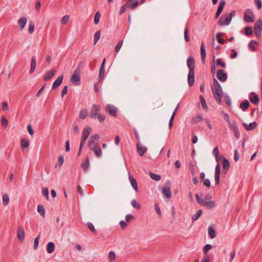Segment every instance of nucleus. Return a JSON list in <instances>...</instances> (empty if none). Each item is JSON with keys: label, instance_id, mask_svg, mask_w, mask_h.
I'll list each match as a JSON object with an SVG mask.
<instances>
[{"label": "nucleus", "instance_id": "obj_1", "mask_svg": "<svg viewBox=\"0 0 262 262\" xmlns=\"http://www.w3.org/2000/svg\"><path fill=\"white\" fill-rule=\"evenodd\" d=\"M99 140V136L98 134H95L91 135L88 143V146L90 148L93 147L94 146H98V141Z\"/></svg>", "mask_w": 262, "mask_h": 262}, {"label": "nucleus", "instance_id": "obj_2", "mask_svg": "<svg viewBox=\"0 0 262 262\" xmlns=\"http://www.w3.org/2000/svg\"><path fill=\"white\" fill-rule=\"evenodd\" d=\"M244 20L246 23H253L254 21L253 13L251 9H248L245 11Z\"/></svg>", "mask_w": 262, "mask_h": 262}, {"label": "nucleus", "instance_id": "obj_3", "mask_svg": "<svg viewBox=\"0 0 262 262\" xmlns=\"http://www.w3.org/2000/svg\"><path fill=\"white\" fill-rule=\"evenodd\" d=\"M228 125L230 130L233 133L236 139H238L240 138V132L236 123L234 121L232 123H230Z\"/></svg>", "mask_w": 262, "mask_h": 262}, {"label": "nucleus", "instance_id": "obj_4", "mask_svg": "<svg viewBox=\"0 0 262 262\" xmlns=\"http://www.w3.org/2000/svg\"><path fill=\"white\" fill-rule=\"evenodd\" d=\"M254 33L257 38H260L261 36V32L262 30V21L258 19L254 24Z\"/></svg>", "mask_w": 262, "mask_h": 262}, {"label": "nucleus", "instance_id": "obj_5", "mask_svg": "<svg viewBox=\"0 0 262 262\" xmlns=\"http://www.w3.org/2000/svg\"><path fill=\"white\" fill-rule=\"evenodd\" d=\"M105 111L111 116L115 117L117 116L118 109L114 105L108 104L105 106Z\"/></svg>", "mask_w": 262, "mask_h": 262}, {"label": "nucleus", "instance_id": "obj_6", "mask_svg": "<svg viewBox=\"0 0 262 262\" xmlns=\"http://www.w3.org/2000/svg\"><path fill=\"white\" fill-rule=\"evenodd\" d=\"M236 15V11L235 10H233L230 14L227 16L228 17L226 18V21L225 23H222V19L221 20H219L217 24L220 26H226L230 24L232 18L233 16H234Z\"/></svg>", "mask_w": 262, "mask_h": 262}, {"label": "nucleus", "instance_id": "obj_7", "mask_svg": "<svg viewBox=\"0 0 262 262\" xmlns=\"http://www.w3.org/2000/svg\"><path fill=\"white\" fill-rule=\"evenodd\" d=\"M100 107L98 105L93 104L90 113V117L92 119H96L100 111Z\"/></svg>", "mask_w": 262, "mask_h": 262}, {"label": "nucleus", "instance_id": "obj_8", "mask_svg": "<svg viewBox=\"0 0 262 262\" xmlns=\"http://www.w3.org/2000/svg\"><path fill=\"white\" fill-rule=\"evenodd\" d=\"M71 80L73 82H79L80 80V68H76L74 71L71 77Z\"/></svg>", "mask_w": 262, "mask_h": 262}, {"label": "nucleus", "instance_id": "obj_9", "mask_svg": "<svg viewBox=\"0 0 262 262\" xmlns=\"http://www.w3.org/2000/svg\"><path fill=\"white\" fill-rule=\"evenodd\" d=\"M125 4L126 5L127 8L134 10L136 9L139 5V3L137 0H134V1H125Z\"/></svg>", "mask_w": 262, "mask_h": 262}, {"label": "nucleus", "instance_id": "obj_10", "mask_svg": "<svg viewBox=\"0 0 262 262\" xmlns=\"http://www.w3.org/2000/svg\"><path fill=\"white\" fill-rule=\"evenodd\" d=\"M217 78L221 82H225L227 79V75L223 70H219L217 72Z\"/></svg>", "mask_w": 262, "mask_h": 262}, {"label": "nucleus", "instance_id": "obj_11", "mask_svg": "<svg viewBox=\"0 0 262 262\" xmlns=\"http://www.w3.org/2000/svg\"><path fill=\"white\" fill-rule=\"evenodd\" d=\"M137 149L138 153L140 156H143L147 151V148L141 145L140 141L137 142Z\"/></svg>", "mask_w": 262, "mask_h": 262}, {"label": "nucleus", "instance_id": "obj_12", "mask_svg": "<svg viewBox=\"0 0 262 262\" xmlns=\"http://www.w3.org/2000/svg\"><path fill=\"white\" fill-rule=\"evenodd\" d=\"M187 66L189 71H194L195 67V61L192 56H189L187 58Z\"/></svg>", "mask_w": 262, "mask_h": 262}, {"label": "nucleus", "instance_id": "obj_13", "mask_svg": "<svg viewBox=\"0 0 262 262\" xmlns=\"http://www.w3.org/2000/svg\"><path fill=\"white\" fill-rule=\"evenodd\" d=\"M249 100L250 102L254 105H257L259 102V97L258 95L254 92L251 93Z\"/></svg>", "mask_w": 262, "mask_h": 262}, {"label": "nucleus", "instance_id": "obj_14", "mask_svg": "<svg viewBox=\"0 0 262 262\" xmlns=\"http://www.w3.org/2000/svg\"><path fill=\"white\" fill-rule=\"evenodd\" d=\"M194 83V72L189 71L188 74V83L189 86H192Z\"/></svg>", "mask_w": 262, "mask_h": 262}, {"label": "nucleus", "instance_id": "obj_15", "mask_svg": "<svg viewBox=\"0 0 262 262\" xmlns=\"http://www.w3.org/2000/svg\"><path fill=\"white\" fill-rule=\"evenodd\" d=\"M105 59L104 58L103 60V61L101 63L99 69V80H102L104 77L105 74Z\"/></svg>", "mask_w": 262, "mask_h": 262}, {"label": "nucleus", "instance_id": "obj_16", "mask_svg": "<svg viewBox=\"0 0 262 262\" xmlns=\"http://www.w3.org/2000/svg\"><path fill=\"white\" fill-rule=\"evenodd\" d=\"M223 172L226 173L230 167L229 161L225 158L223 156Z\"/></svg>", "mask_w": 262, "mask_h": 262}, {"label": "nucleus", "instance_id": "obj_17", "mask_svg": "<svg viewBox=\"0 0 262 262\" xmlns=\"http://www.w3.org/2000/svg\"><path fill=\"white\" fill-rule=\"evenodd\" d=\"M63 78V76L62 75H61L60 76H59L55 80V81L53 82V83L52 84V89L53 90H55V89H57L58 87L61 84V83L62 82Z\"/></svg>", "mask_w": 262, "mask_h": 262}, {"label": "nucleus", "instance_id": "obj_18", "mask_svg": "<svg viewBox=\"0 0 262 262\" xmlns=\"http://www.w3.org/2000/svg\"><path fill=\"white\" fill-rule=\"evenodd\" d=\"M17 236L20 242H23L25 237V231L23 227H18L17 231Z\"/></svg>", "mask_w": 262, "mask_h": 262}, {"label": "nucleus", "instance_id": "obj_19", "mask_svg": "<svg viewBox=\"0 0 262 262\" xmlns=\"http://www.w3.org/2000/svg\"><path fill=\"white\" fill-rule=\"evenodd\" d=\"M201 59L204 63L205 61L206 57V52L205 50V46L204 42H202L201 45Z\"/></svg>", "mask_w": 262, "mask_h": 262}, {"label": "nucleus", "instance_id": "obj_20", "mask_svg": "<svg viewBox=\"0 0 262 262\" xmlns=\"http://www.w3.org/2000/svg\"><path fill=\"white\" fill-rule=\"evenodd\" d=\"M55 72L56 71L54 69L47 72L43 77V80L47 81L51 79L54 76Z\"/></svg>", "mask_w": 262, "mask_h": 262}, {"label": "nucleus", "instance_id": "obj_21", "mask_svg": "<svg viewBox=\"0 0 262 262\" xmlns=\"http://www.w3.org/2000/svg\"><path fill=\"white\" fill-rule=\"evenodd\" d=\"M257 123L255 121H254L252 123H250L249 124H247L246 123H244L243 124V126L247 130H252L254 129L257 126Z\"/></svg>", "mask_w": 262, "mask_h": 262}, {"label": "nucleus", "instance_id": "obj_22", "mask_svg": "<svg viewBox=\"0 0 262 262\" xmlns=\"http://www.w3.org/2000/svg\"><path fill=\"white\" fill-rule=\"evenodd\" d=\"M128 178L134 189L137 192L139 190L136 179L130 174H129Z\"/></svg>", "mask_w": 262, "mask_h": 262}, {"label": "nucleus", "instance_id": "obj_23", "mask_svg": "<svg viewBox=\"0 0 262 262\" xmlns=\"http://www.w3.org/2000/svg\"><path fill=\"white\" fill-rule=\"evenodd\" d=\"M91 130L92 128L90 126L85 127L82 131L81 138L87 139Z\"/></svg>", "mask_w": 262, "mask_h": 262}, {"label": "nucleus", "instance_id": "obj_24", "mask_svg": "<svg viewBox=\"0 0 262 262\" xmlns=\"http://www.w3.org/2000/svg\"><path fill=\"white\" fill-rule=\"evenodd\" d=\"M162 192L163 193V195H164L165 196L167 199L170 198L172 196V193L169 187L162 188Z\"/></svg>", "mask_w": 262, "mask_h": 262}, {"label": "nucleus", "instance_id": "obj_25", "mask_svg": "<svg viewBox=\"0 0 262 262\" xmlns=\"http://www.w3.org/2000/svg\"><path fill=\"white\" fill-rule=\"evenodd\" d=\"M90 149L94 152L95 156L99 158L101 156L102 151L99 145L97 146H94L93 147Z\"/></svg>", "mask_w": 262, "mask_h": 262}, {"label": "nucleus", "instance_id": "obj_26", "mask_svg": "<svg viewBox=\"0 0 262 262\" xmlns=\"http://www.w3.org/2000/svg\"><path fill=\"white\" fill-rule=\"evenodd\" d=\"M27 19L25 17H20L18 20V24L19 26L20 29H23L25 27V25L27 23Z\"/></svg>", "mask_w": 262, "mask_h": 262}, {"label": "nucleus", "instance_id": "obj_27", "mask_svg": "<svg viewBox=\"0 0 262 262\" xmlns=\"http://www.w3.org/2000/svg\"><path fill=\"white\" fill-rule=\"evenodd\" d=\"M202 206H204L209 209H212L215 206V202L214 201H206L203 202V203L201 204Z\"/></svg>", "mask_w": 262, "mask_h": 262}, {"label": "nucleus", "instance_id": "obj_28", "mask_svg": "<svg viewBox=\"0 0 262 262\" xmlns=\"http://www.w3.org/2000/svg\"><path fill=\"white\" fill-rule=\"evenodd\" d=\"M36 63L35 57L33 56L31 58V66H30V73H31V74L33 73L34 72V71H35V68H36Z\"/></svg>", "mask_w": 262, "mask_h": 262}, {"label": "nucleus", "instance_id": "obj_29", "mask_svg": "<svg viewBox=\"0 0 262 262\" xmlns=\"http://www.w3.org/2000/svg\"><path fill=\"white\" fill-rule=\"evenodd\" d=\"M55 250V245L53 242H49L47 246V251L49 254L52 253Z\"/></svg>", "mask_w": 262, "mask_h": 262}, {"label": "nucleus", "instance_id": "obj_30", "mask_svg": "<svg viewBox=\"0 0 262 262\" xmlns=\"http://www.w3.org/2000/svg\"><path fill=\"white\" fill-rule=\"evenodd\" d=\"M249 102L247 100H245L241 103L239 107L243 111H246L249 106Z\"/></svg>", "mask_w": 262, "mask_h": 262}, {"label": "nucleus", "instance_id": "obj_31", "mask_svg": "<svg viewBox=\"0 0 262 262\" xmlns=\"http://www.w3.org/2000/svg\"><path fill=\"white\" fill-rule=\"evenodd\" d=\"M89 157H87L85 158V161L83 162L81 164V167L85 172L87 171V169L89 166Z\"/></svg>", "mask_w": 262, "mask_h": 262}, {"label": "nucleus", "instance_id": "obj_32", "mask_svg": "<svg viewBox=\"0 0 262 262\" xmlns=\"http://www.w3.org/2000/svg\"><path fill=\"white\" fill-rule=\"evenodd\" d=\"M224 33H221V32L218 33L216 34L217 40L219 42V43H220L222 45L224 44L226 42L224 39H223V38H221L224 35Z\"/></svg>", "mask_w": 262, "mask_h": 262}, {"label": "nucleus", "instance_id": "obj_33", "mask_svg": "<svg viewBox=\"0 0 262 262\" xmlns=\"http://www.w3.org/2000/svg\"><path fill=\"white\" fill-rule=\"evenodd\" d=\"M213 86L211 89L212 91L217 90V89L221 90L222 89L221 85H220V84L219 83V82L215 78L213 79Z\"/></svg>", "mask_w": 262, "mask_h": 262}, {"label": "nucleus", "instance_id": "obj_34", "mask_svg": "<svg viewBox=\"0 0 262 262\" xmlns=\"http://www.w3.org/2000/svg\"><path fill=\"white\" fill-rule=\"evenodd\" d=\"M37 211L43 217L45 215V209L42 205L39 204L37 206Z\"/></svg>", "mask_w": 262, "mask_h": 262}, {"label": "nucleus", "instance_id": "obj_35", "mask_svg": "<svg viewBox=\"0 0 262 262\" xmlns=\"http://www.w3.org/2000/svg\"><path fill=\"white\" fill-rule=\"evenodd\" d=\"M200 99L203 109L207 111L208 110V106L204 97L202 95H200Z\"/></svg>", "mask_w": 262, "mask_h": 262}, {"label": "nucleus", "instance_id": "obj_36", "mask_svg": "<svg viewBox=\"0 0 262 262\" xmlns=\"http://www.w3.org/2000/svg\"><path fill=\"white\" fill-rule=\"evenodd\" d=\"M208 234L211 239L215 238L216 236V233L215 230L211 227H209L208 229Z\"/></svg>", "mask_w": 262, "mask_h": 262}, {"label": "nucleus", "instance_id": "obj_37", "mask_svg": "<svg viewBox=\"0 0 262 262\" xmlns=\"http://www.w3.org/2000/svg\"><path fill=\"white\" fill-rule=\"evenodd\" d=\"M253 43H254L255 45H258V41H256L255 40H252L249 43L248 46H249V47L251 49V50L252 51L255 52L256 51V48L254 46V45H253Z\"/></svg>", "mask_w": 262, "mask_h": 262}, {"label": "nucleus", "instance_id": "obj_38", "mask_svg": "<svg viewBox=\"0 0 262 262\" xmlns=\"http://www.w3.org/2000/svg\"><path fill=\"white\" fill-rule=\"evenodd\" d=\"M150 178L156 181H159L161 179V177L159 174L154 173L152 172H149Z\"/></svg>", "mask_w": 262, "mask_h": 262}, {"label": "nucleus", "instance_id": "obj_39", "mask_svg": "<svg viewBox=\"0 0 262 262\" xmlns=\"http://www.w3.org/2000/svg\"><path fill=\"white\" fill-rule=\"evenodd\" d=\"M202 213V210L201 209L198 210L195 215H193L191 217V219L193 221L198 220L201 216Z\"/></svg>", "mask_w": 262, "mask_h": 262}, {"label": "nucleus", "instance_id": "obj_40", "mask_svg": "<svg viewBox=\"0 0 262 262\" xmlns=\"http://www.w3.org/2000/svg\"><path fill=\"white\" fill-rule=\"evenodd\" d=\"M253 30L251 27L247 26L245 28V33L246 35L249 36L253 34Z\"/></svg>", "mask_w": 262, "mask_h": 262}, {"label": "nucleus", "instance_id": "obj_41", "mask_svg": "<svg viewBox=\"0 0 262 262\" xmlns=\"http://www.w3.org/2000/svg\"><path fill=\"white\" fill-rule=\"evenodd\" d=\"M88 116V111L85 109L82 110L79 114V118L82 119H84Z\"/></svg>", "mask_w": 262, "mask_h": 262}, {"label": "nucleus", "instance_id": "obj_42", "mask_svg": "<svg viewBox=\"0 0 262 262\" xmlns=\"http://www.w3.org/2000/svg\"><path fill=\"white\" fill-rule=\"evenodd\" d=\"M9 198L7 194L5 193L3 195V203L4 206H6L9 204Z\"/></svg>", "mask_w": 262, "mask_h": 262}, {"label": "nucleus", "instance_id": "obj_43", "mask_svg": "<svg viewBox=\"0 0 262 262\" xmlns=\"http://www.w3.org/2000/svg\"><path fill=\"white\" fill-rule=\"evenodd\" d=\"M29 141L26 139H23L21 141V146L23 148H26L29 146Z\"/></svg>", "mask_w": 262, "mask_h": 262}, {"label": "nucleus", "instance_id": "obj_44", "mask_svg": "<svg viewBox=\"0 0 262 262\" xmlns=\"http://www.w3.org/2000/svg\"><path fill=\"white\" fill-rule=\"evenodd\" d=\"M216 66L223 68H225L226 67V63L222 61L221 58H217L216 59Z\"/></svg>", "mask_w": 262, "mask_h": 262}, {"label": "nucleus", "instance_id": "obj_45", "mask_svg": "<svg viewBox=\"0 0 262 262\" xmlns=\"http://www.w3.org/2000/svg\"><path fill=\"white\" fill-rule=\"evenodd\" d=\"M203 120V117L201 115H197L196 117L192 118V121L194 123H196L202 121Z\"/></svg>", "mask_w": 262, "mask_h": 262}, {"label": "nucleus", "instance_id": "obj_46", "mask_svg": "<svg viewBox=\"0 0 262 262\" xmlns=\"http://www.w3.org/2000/svg\"><path fill=\"white\" fill-rule=\"evenodd\" d=\"M101 36V31H98L94 34V43L95 44L100 39Z\"/></svg>", "mask_w": 262, "mask_h": 262}, {"label": "nucleus", "instance_id": "obj_47", "mask_svg": "<svg viewBox=\"0 0 262 262\" xmlns=\"http://www.w3.org/2000/svg\"><path fill=\"white\" fill-rule=\"evenodd\" d=\"M184 34L185 40L186 42H188L190 40V38H189V35H188V28L187 27H186L185 28Z\"/></svg>", "mask_w": 262, "mask_h": 262}, {"label": "nucleus", "instance_id": "obj_48", "mask_svg": "<svg viewBox=\"0 0 262 262\" xmlns=\"http://www.w3.org/2000/svg\"><path fill=\"white\" fill-rule=\"evenodd\" d=\"M212 92L213 96H220V95L223 96L222 89H221V90L217 89V90H213V91H212Z\"/></svg>", "mask_w": 262, "mask_h": 262}, {"label": "nucleus", "instance_id": "obj_49", "mask_svg": "<svg viewBox=\"0 0 262 262\" xmlns=\"http://www.w3.org/2000/svg\"><path fill=\"white\" fill-rule=\"evenodd\" d=\"M100 13L99 11L97 12L94 16V23L95 24H98L99 22L100 18Z\"/></svg>", "mask_w": 262, "mask_h": 262}, {"label": "nucleus", "instance_id": "obj_50", "mask_svg": "<svg viewBox=\"0 0 262 262\" xmlns=\"http://www.w3.org/2000/svg\"><path fill=\"white\" fill-rule=\"evenodd\" d=\"M70 16L68 15H66L61 18L60 22L62 25H66L69 20Z\"/></svg>", "mask_w": 262, "mask_h": 262}, {"label": "nucleus", "instance_id": "obj_51", "mask_svg": "<svg viewBox=\"0 0 262 262\" xmlns=\"http://www.w3.org/2000/svg\"><path fill=\"white\" fill-rule=\"evenodd\" d=\"M34 29V25L32 21H29L28 32L29 33L32 34Z\"/></svg>", "mask_w": 262, "mask_h": 262}, {"label": "nucleus", "instance_id": "obj_52", "mask_svg": "<svg viewBox=\"0 0 262 262\" xmlns=\"http://www.w3.org/2000/svg\"><path fill=\"white\" fill-rule=\"evenodd\" d=\"M212 248V246L210 244H207L203 248V252L205 255L208 254V252Z\"/></svg>", "mask_w": 262, "mask_h": 262}, {"label": "nucleus", "instance_id": "obj_53", "mask_svg": "<svg viewBox=\"0 0 262 262\" xmlns=\"http://www.w3.org/2000/svg\"><path fill=\"white\" fill-rule=\"evenodd\" d=\"M132 206L137 209H139L141 207L139 203L137 202L135 200H133L131 202Z\"/></svg>", "mask_w": 262, "mask_h": 262}, {"label": "nucleus", "instance_id": "obj_54", "mask_svg": "<svg viewBox=\"0 0 262 262\" xmlns=\"http://www.w3.org/2000/svg\"><path fill=\"white\" fill-rule=\"evenodd\" d=\"M226 4V2L225 0H221L219 3V5L218 6L217 9L223 11V9Z\"/></svg>", "mask_w": 262, "mask_h": 262}, {"label": "nucleus", "instance_id": "obj_55", "mask_svg": "<svg viewBox=\"0 0 262 262\" xmlns=\"http://www.w3.org/2000/svg\"><path fill=\"white\" fill-rule=\"evenodd\" d=\"M1 123L3 127L6 128L8 125V120L5 116H2L1 118Z\"/></svg>", "mask_w": 262, "mask_h": 262}, {"label": "nucleus", "instance_id": "obj_56", "mask_svg": "<svg viewBox=\"0 0 262 262\" xmlns=\"http://www.w3.org/2000/svg\"><path fill=\"white\" fill-rule=\"evenodd\" d=\"M123 40H120L115 47V51L118 52L123 44Z\"/></svg>", "mask_w": 262, "mask_h": 262}, {"label": "nucleus", "instance_id": "obj_57", "mask_svg": "<svg viewBox=\"0 0 262 262\" xmlns=\"http://www.w3.org/2000/svg\"><path fill=\"white\" fill-rule=\"evenodd\" d=\"M215 56L213 57V60L211 63V73L214 75L216 71V67H215V61H214Z\"/></svg>", "mask_w": 262, "mask_h": 262}, {"label": "nucleus", "instance_id": "obj_58", "mask_svg": "<svg viewBox=\"0 0 262 262\" xmlns=\"http://www.w3.org/2000/svg\"><path fill=\"white\" fill-rule=\"evenodd\" d=\"M87 225H88V227L89 228V229L93 233H96V230L94 227V226L93 225V224L91 223H88L87 224Z\"/></svg>", "mask_w": 262, "mask_h": 262}, {"label": "nucleus", "instance_id": "obj_59", "mask_svg": "<svg viewBox=\"0 0 262 262\" xmlns=\"http://www.w3.org/2000/svg\"><path fill=\"white\" fill-rule=\"evenodd\" d=\"M39 236H40V234L35 238L34 242V245H33V248L35 250L37 249V248L38 247V245L39 244Z\"/></svg>", "mask_w": 262, "mask_h": 262}, {"label": "nucleus", "instance_id": "obj_60", "mask_svg": "<svg viewBox=\"0 0 262 262\" xmlns=\"http://www.w3.org/2000/svg\"><path fill=\"white\" fill-rule=\"evenodd\" d=\"M97 117L98 118L99 122L100 123L103 122L105 119V116L104 114H98Z\"/></svg>", "mask_w": 262, "mask_h": 262}, {"label": "nucleus", "instance_id": "obj_61", "mask_svg": "<svg viewBox=\"0 0 262 262\" xmlns=\"http://www.w3.org/2000/svg\"><path fill=\"white\" fill-rule=\"evenodd\" d=\"M42 194L46 197L47 200L49 199V190L47 188H43Z\"/></svg>", "mask_w": 262, "mask_h": 262}, {"label": "nucleus", "instance_id": "obj_62", "mask_svg": "<svg viewBox=\"0 0 262 262\" xmlns=\"http://www.w3.org/2000/svg\"><path fill=\"white\" fill-rule=\"evenodd\" d=\"M116 258V254L113 251H110L109 252V259L110 260H114Z\"/></svg>", "mask_w": 262, "mask_h": 262}, {"label": "nucleus", "instance_id": "obj_63", "mask_svg": "<svg viewBox=\"0 0 262 262\" xmlns=\"http://www.w3.org/2000/svg\"><path fill=\"white\" fill-rule=\"evenodd\" d=\"M63 161H64V159H63V156L60 155L58 158V163H57V164L59 165V167H60L62 165V164L63 163Z\"/></svg>", "mask_w": 262, "mask_h": 262}, {"label": "nucleus", "instance_id": "obj_64", "mask_svg": "<svg viewBox=\"0 0 262 262\" xmlns=\"http://www.w3.org/2000/svg\"><path fill=\"white\" fill-rule=\"evenodd\" d=\"M231 53L230 54V57L232 59L235 58L237 56V53L235 49H232L231 50Z\"/></svg>", "mask_w": 262, "mask_h": 262}]
</instances>
